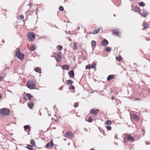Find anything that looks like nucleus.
I'll return each mask as SVG.
<instances>
[{"mask_svg": "<svg viewBox=\"0 0 150 150\" xmlns=\"http://www.w3.org/2000/svg\"><path fill=\"white\" fill-rule=\"evenodd\" d=\"M26 86L31 89H35L36 88L35 81L32 80H28L26 84Z\"/></svg>", "mask_w": 150, "mask_h": 150, "instance_id": "nucleus-1", "label": "nucleus"}, {"mask_svg": "<svg viewBox=\"0 0 150 150\" xmlns=\"http://www.w3.org/2000/svg\"><path fill=\"white\" fill-rule=\"evenodd\" d=\"M10 111L8 109L6 108H3L0 110V115L4 116L8 115L10 114Z\"/></svg>", "mask_w": 150, "mask_h": 150, "instance_id": "nucleus-2", "label": "nucleus"}, {"mask_svg": "<svg viewBox=\"0 0 150 150\" xmlns=\"http://www.w3.org/2000/svg\"><path fill=\"white\" fill-rule=\"evenodd\" d=\"M16 56L20 60H22L23 59L24 55L23 53L21 52L19 48L16 49Z\"/></svg>", "mask_w": 150, "mask_h": 150, "instance_id": "nucleus-3", "label": "nucleus"}, {"mask_svg": "<svg viewBox=\"0 0 150 150\" xmlns=\"http://www.w3.org/2000/svg\"><path fill=\"white\" fill-rule=\"evenodd\" d=\"M28 40L29 41H33L35 39V34L31 32H29L28 33Z\"/></svg>", "mask_w": 150, "mask_h": 150, "instance_id": "nucleus-4", "label": "nucleus"}, {"mask_svg": "<svg viewBox=\"0 0 150 150\" xmlns=\"http://www.w3.org/2000/svg\"><path fill=\"white\" fill-rule=\"evenodd\" d=\"M134 138L129 135H127L125 136L124 139V141L125 143L127 142L128 141L133 142L134 141Z\"/></svg>", "mask_w": 150, "mask_h": 150, "instance_id": "nucleus-5", "label": "nucleus"}, {"mask_svg": "<svg viewBox=\"0 0 150 150\" xmlns=\"http://www.w3.org/2000/svg\"><path fill=\"white\" fill-rule=\"evenodd\" d=\"M54 57L57 62H60L62 57L61 52L55 53Z\"/></svg>", "mask_w": 150, "mask_h": 150, "instance_id": "nucleus-6", "label": "nucleus"}, {"mask_svg": "<svg viewBox=\"0 0 150 150\" xmlns=\"http://www.w3.org/2000/svg\"><path fill=\"white\" fill-rule=\"evenodd\" d=\"M65 137L68 139H71L74 137V135L71 131H68L65 134Z\"/></svg>", "mask_w": 150, "mask_h": 150, "instance_id": "nucleus-7", "label": "nucleus"}, {"mask_svg": "<svg viewBox=\"0 0 150 150\" xmlns=\"http://www.w3.org/2000/svg\"><path fill=\"white\" fill-rule=\"evenodd\" d=\"M130 117L132 119L135 120L136 121H138L139 120V116L133 113L130 114Z\"/></svg>", "mask_w": 150, "mask_h": 150, "instance_id": "nucleus-8", "label": "nucleus"}, {"mask_svg": "<svg viewBox=\"0 0 150 150\" xmlns=\"http://www.w3.org/2000/svg\"><path fill=\"white\" fill-rule=\"evenodd\" d=\"M100 110L98 109L95 110L94 109H91L90 111V113L91 115H97Z\"/></svg>", "mask_w": 150, "mask_h": 150, "instance_id": "nucleus-9", "label": "nucleus"}, {"mask_svg": "<svg viewBox=\"0 0 150 150\" xmlns=\"http://www.w3.org/2000/svg\"><path fill=\"white\" fill-rule=\"evenodd\" d=\"M54 145V144L53 142V140H52L51 141L47 143L46 146L48 148H50V147H53Z\"/></svg>", "mask_w": 150, "mask_h": 150, "instance_id": "nucleus-10", "label": "nucleus"}, {"mask_svg": "<svg viewBox=\"0 0 150 150\" xmlns=\"http://www.w3.org/2000/svg\"><path fill=\"white\" fill-rule=\"evenodd\" d=\"M108 41L105 39L102 40L101 42V45L103 46H106L108 44Z\"/></svg>", "mask_w": 150, "mask_h": 150, "instance_id": "nucleus-11", "label": "nucleus"}, {"mask_svg": "<svg viewBox=\"0 0 150 150\" xmlns=\"http://www.w3.org/2000/svg\"><path fill=\"white\" fill-rule=\"evenodd\" d=\"M34 104L33 102H30L28 104V107L30 109H32L34 106Z\"/></svg>", "mask_w": 150, "mask_h": 150, "instance_id": "nucleus-12", "label": "nucleus"}, {"mask_svg": "<svg viewBox=\"0 0 150 150\" xmlns=\"http://www.w3.org/2000/svg\"><path fill=\"white\" fill-rule=\"evenodd\" d=\"M115 78V76L114 75H109L107 78V81H110L112 79H113Z\"/></svg>", "mask_w": 150, "mask_h": 150, "instance_id": "nucleus-13", "label": "nucleus"}, {"mask_svg": "<svg viewBox=\"0 0 150 150\" xmlns=\"http://www.w3.org/2000/svg\"><path fill=\"white\" fill-rule=\"evenodd\" d=\"M36 49V46L34 45V44H32L31 45L30 47V51H33L35 50Z\"/></svg>", "mask_w": 150, "mask_h": 150, "instance_id": "nucleus-14", "label": "nucleus"}, {"mask_svg": "<svg viewBox=\"0 0 150 150\" xmlns=\"http://www.w3.org/2000/svg\"><path fill=\"white\" fill-rule=\"evenodd\" d=\"M135 11L140 13V8L138 6H135L134 8Z\"/></svg>", "mask_w": 150, "mask_h": 150, "instance_id": "nucleus-15", "label": "nucleus"}, {"mask_svg": "<svg viewBox=\"0 0 150 150\" xmlns=\"http://www.w3.org/2000/svg\"><path fill=\"white\" fill-rule=\"evenodd\" d=\"M113 34L117 36H119L120 35V33L117 30H114L113 31Z\"/></svg>", "mask_w": 150, "mask_h": 150, "instance_id": "nucleus-16", "label": "nucleus"}, {"mask_svg": "<svg viewBox=\"0 0 150 150\" xmlns=\"http://www.w3.org/2000/svg\"><path fill=\"white\" fill-rule=\"evenodd\" d=\"M148 13L146 11H144L142 14H141L140 15L142 16L143 17H145L148 15Z\"/></svg>", "mask_w": 150, "mask_h": 150, "instance_id": "nucleus-17", "label": "nucleus"}, {"mask_svg": "<svg viewBox=\"0 0 150 150\" xmlns=\"http://www.w3.org/2000/svg\"><path fill=\"white\" fill-rule=\"evenodd\" d=\"M70 77H73L74 76V73L73 70H71L68 73Z\"/></svg>", "mask_w": 150, "mask_h": 150, "instance_id": "nucleus-18", "label": "nucleus"}, {"mask_svg": "<svg viewBox=\"0 0 150 150\" xmlns=\"http://www.w3.org/2000/svg\"><path fill=\"white\" fill-rule=\"evenodd\" d=\"M26 96L28 98V99L29 100H31L32 98L33 97V96L29 93H27L26 94Z\"/></svg>", "mask_w": 150, "mask_h": 150, "instance_id": "nucleus-19", "label": "nucleus"}, {"mask_svg": "<svg viewBox=\"0 0 150 150\" xmlns=\"http://www.w3.org/2000/svg\"><path fill=\"white\" fill-rule=\"evenodd\" d=\"M24 129L25 130L28 132V134H29V131H27V130H28V129H29L30 131V127L29 126V125H25L24 126Z\"/></svg>", "mask_w": 150, "mask_h": 150, "instance_id": "nucleus-20", "label": "nucleus"}, {"mask_svg": "<svg viewBox=\"0 0 150 150\" xmlns=\"http://www.w3.org/2000/svg\"><path fill=\"white\" fill-rule=\"evenodd\" d=\"M35 71L39 73H41V70L40 68L38 67H36L34 69Z\"/></svg>", "mask_w": 150, "mask_h": 150, "instance_id": "nucleus-21", "label": "nucleus"}, {"mask_svg": "<svg viewBox=\"0 0 150 150\" xmlns=\"http://www.w3.org/2000/svg\"><path fill=\"white\" fill-rule=\"evenodd\" d=\"M101 30V28H99L97 30H94L92 32V33L93 34H96L98 33L99 31Z\"/></svg>", "mask_w": 150, "mask_h": 150, "instance_id": "nucleus-22", "label": "nucleus"}, {"mask_svg": "<svg viewBox=\"0 0 150 150\" xmlns=\"http://www.w3.org/2000/svg\"><path fill=\"white\" fill-rule=\"evenodd\" d=\"M62 68L65 70H68L69 69V67L67 65H63L62 66Z\"/></svg>", "mask_w": 150, "mask_h": 150, "instance_id": "nucleus-23", "label": "nucleus"}, {"mask_svg": "<svg viewBox=\"0 0 150 150\" xmlns=\"http://www.w3.org/2000/svg\"><path fill=\"white\" fill-rule=\"evenodd\" d=\"M112 124V122L111 120H108L106 121L105 123L104 124L105 125H111Z\"/></svg>", "mask_w": 150, "mask_h": 150, "instance_id": "nucleus-24", "label": "nucleus"}, {"mask_svg": "<svg viewBox=\"0 0 150 150\" xmlns=\"http://www.w3.org/2000/svg\"><path fill=\"white\" fill-rule=\"evenodd\" d=\"M73 83V81L71 80H69L67 81V85H70L72 84Z\"/></svg>", "mask_w": 150, "mask_h": 150, "instance_id": "nucleus-25", "label": "nucleus"}, {"mask_svg": "<svg viewBox=\"0 0 150 150\" xmlns=\"http://www.w3.org/2000/svg\"><path fill=\"white\" fill-rule=\"evenodd\" d=\"M73 47L74 50H76L77 49V45L76 42H74L73 43Z\"/></svg>", "mask_w": 150, "mask_h": 150, "instance_id": "nucleus-26", "label": "nucleus"}, {"mask_svg": "<svg viewBox=\"0 0 150 150\" xmlns=\"http://www.w3.org/2000/svg\"><path fill=\"white\" fill-rule=\"evenodd\" d=\"M30 144L33 146L35 147V144L34 141V140L33 139H32L30 142Z\"/></svg>", "mask_w": 150, "mask_h": 150, "instance_id": "nucleus-27", "label": "nucleus"}, {"mask_svg": "<svg viewBox=\"0 0 150 150\" xmlns=\"http://www.w3.org/2000/svg\"><path fill=\"white\" fill-rule=\"evenodd\" d=\"M144 27L145 28H147L149 26V25L146 22H144L143 24Z\"/></svg>", "mask_w": 150, "mask_h": 150, "instance_id": "nucleus-28", "label": "nucleus"}, {"mask_svg": "<svg viewBox=\"0 0 150 150\" xmlns=\"http://www.w3.org/2000/svg\"><path fill=\"white\" fill-rule=\"evenodd\" d=\"M92 68V65L91 64H89L88 65H86L85 67V68L86 69H90Z\"/></svg>", "mask_w": 150, "mask_h": 150, "instance_id": "nucleus-29", "label": "nucleus"}, {"mask_svg": "<svg viewBox=\"0 0 150 150\" xmlns=\"http://www.w3.org/2000/svg\"><path fill=\"white\" fill-rule=\"evenodd\" d=\"M93 69H96V63L95 62H93L92 63V64L91 65Z\"/></svg>", "mask_w": 150, "mask_h": 150, "instance_id": "nucleus-30", "label": "nucleus"}, {"mask_svg": "<svg viewBox=\"0 0 150 150\" xmlns=\"http://www.w3.org/2000/svg\"><path fill=\"white\" fill-rule=\"evenodd\" d=\"M33 146H32L30 145H28L26 146V147L30 150H32L33 149Z\"/></svg>", "mask_w": 150, "mask_h": 150, "instance_id": "nucleus-31", "label": "nucleus"}, {"mask_svg": "<svg viewBox=\"0 0 150 150\" xmlns=\"http://www.w3.org/2000/svg\"><path fill=\"white\" fill-rule=\"evenodd\" d=\"M116 59L117 60L119 61H121L122 59V58L120 56H119L118 57H116Z\"/></svg>", "mask_w": 150, "mask_h": 150, "instance_id": "nucleus-32", "label": "nucleus"}, {"mask_svg": "<svg viewBox=\"0 0 150 150\" xmlns=\"http://www.w3.org/2000/svg\"><path fill=\"white\" fill-rule=\"evenodd\" d=\"M139 5L140 6L143 7L145 5V4L142 1L139 3Z\"/></svg>", "mask_w": 150, "mask_h": 150, "instance_id": "nucleus-33", "label": "nucleus"}, {"mask_svg": "<svg viewBox=\"0 0 150 150\" xmlns=\"http://www.w3.org/2000/svg\"><path fill=\"white\" fill-rule=\"evenodd\" d=\"M91 44L92 46H95L96 44V41L94 40H93Z\"/></svg>", "mask_w": 150, "mask_h": 150, "instance_id": "nucleus-34", "label": "nucleus"}, {"mask_svg": "<svg viewBox=\"0 0 150 150\" xmlns=\"http://www.w3.org/2000/svg\"><path fill=\"white\" fill-rule=\"evenodd\" d=\"M79 104V103L78 102H77L75 103H74V107L75 108H77Z\"/></svg>", "mask_w": 150, "mask_h": 150, "instance_id": "nucleus-35", "label": "nucleus"}, {"mask_svg": "<svg viewBox=\"0 0 150 150\" xmlns=\"http://www.w3.org/2000/svg\"><path fill=\"white\" fill-rule=\"evenodd\" d=\"M19 19L23 20L24 18V16L23 15H21L18 16Z\"/></svg>", "mask_w": 150, "mask_h": 150, "instance_id": "nucleus-36", "label": "nucleus"}, {"mask_svg": "<svg viewBox=\"0 0 150 150\" xmlns=\"http://www.w3.org/2000/svg\"><path fill=\"white\" fill-rule=\"evenodd\" d=\"M87 121L89 122H91L92 121V119L91 117H88V119L87 120Z\"/></svg>", "mask_w": 150, "mask_h": 150, "instance_id": "nucleus-37", "label": "nucleus"}, {"mask_svg": "<svg viewBox=\"0 0 150 150\" xmlns=\"http://www.w3.org/2000/svg\"><path fill=\"white\" fill-rule=\"evenodd\" d=\"M108 130H110L112 129V127L110 126H107L105 127Z\"/></svg>", "mask_w": 150, "mask_h": 150, "instance_id": "nucleus-38", "label": "nucleus"}, {"mask_svg": "<svg viewBox=\"0 0 150 150\" xmlns=\"http://www.w3.org/2000/svg\"><path fill=\"white\" fill-rule=\"evenodd\" d=\"M111 50V48L109 47H107L105 49V51L107 52H110V51Z\"/></svg>", "mask_w": 150, "mask_h": 150, "instance_id": "nucleus-39", "label": "nucleus"}, {"mask_svg": "<svg viewBox=\"0 0 150 150\" xmlns=\"http://www.w3.org/2000/svg\"><path fill=\"white\" fill-rule=\"evenodd\" d=\"M57 47L58 49L59 50H61L63 49V47L61 45H59L57 46Z\"/></svg>", "mask_w": 150, "mask_h": 150, "instance_id": "nucleus-40", "label": "nucleus"}, {"mask_svg": "<svg viewBox=\"0 0 150 150\" xmlns=\"http://www.w3.org/2000/svg\"><path fill=\"white\" fill-rule=\"evenodd\" d=\"M59 9L60 11H63L64 10V8L63 6H60L59 7Z\"/></svg>", "mask_w": 150, "mask_h": 150, "instance_id": "nucleus-41", "label": "nucleus"}, {"mask_svg": "<svg viewBox=\"0 0 150 150\" xmlns=\"http://www.w3.org/2000/svg\"><path fill=\"white\" fill-rule=\"evenodd\" d=\"M69 88L70 89L73 90L75 89V87L74 86L71 85L69 87Z\"/></svg>", "mask_w": 150, "mask_h": 150, "instance_id": "nucleus-42", "label": "nucleus"}, {"mask_svg": "<svg viewBox=\"0 0 150 150\" xmlns=\"http://www.w3.org/2000/svg\"><path fill=\"white\" fill-rule=\"evenodd\" d=\"M133 99H132V100H133V101H137V100H140V99L139 98H133Z\"/></svg>", "mask_w": 150, "mask_h": 150, "instance_id": "nucleus-43", "label": "nucleus"}, {"mask_svg": "<svg viewBox=\"0 0 150 150\" xmlns=\"http://www.w3.org/2000/svg\"><path fill=\"white\" fill-rule=\"evenodd\" d=\"M4 79V77L2 76H0V81H2Z\"/></svg>", "mask_w": 150, "mask_h": 150, "instance_id": "nucleus-44", "label": "nucleus"}, {"mask_svg": "<svg viewBox=\"0 0 150 150\" xmlns=\"http://www.w3.org/2000/svg\"><path fill=\"white\" fill-rule=\"evenodd\" d=\"M23 99L25 101H27L28 100L27 99V98L25 97H23Z\"/></svg>", "mask_w": 150, "mask_h": 150, "instance_id": "nucleus-45", "label": "nucleus"}, {"mask_svg": "<svg viewBox=\"0 0 150 150\" xmlns=\"http://www.w3.org/2000/svg\"><path fill=\"white\" fill-rule=\"evenodd\" d=\"M111 98L112 100H114L115 99V97L114 96H113L111 97Z\"/></svg>", "mask_w": 150, "mask_h": 150, "instance_id": "nucleus-46", "label": "nucleus"}, {"mask_svg": "<svg viewBox=\"0 0 150 150\" xmlns=\"http://www.w3.org/2000/svg\"><path fill=\"white\" fill-rule=\"evenodd\" d=\"M2 97V96L1 94H0V99H1Z\"/></svg>", "mask_w": 150, "mask_h": 150, "instance_id": "nucleus-47", "label": "nucleus"}, {"mask_svg": "<svg viewBox=\"0 0 150 150\" xmlns=\"http://www.w3.org/2000/svg\"><path fill=\"white\" fill-rule=\"evenodd\" d=\"M84 130L86 132H87L88 131V130L86 128H84Z\"/></svg>", "mask_w": 150, "mask_h": 150, "instance_id": "nucleus-48", "label": "nucleus"}, {"mask_svg": "<svg viewBox=\"0 0 150 150\" xmlns=\"http://www.w3.org/2000/svg\"><path fill=\"white\" fill-rule=\"evenodd\" d=\"M112 92H113V91H111V93H112Z\"/></svg>", "mask_w": 150, "mask_h": 150, "instance_id": "nucleus-49", "label": "nucleus"}, {"mask_svg": "<svg viewBox=\"0 0 150 150\" xmlns=\"http://www.w3.org/2000/svg\"><path fill=\"white\" fill-rule=\"evenodd\" d=\"M90 150H94V149H91Z\"/></svg>", "mask_w": 150, "mask_h": 150, "instance_id": "nucleus-50", "label": "nucleus"}, {"mask_svg": "<svg viewBox=\"0 0 150 150\" xmlns=\"http://www.w3.org/2000/svg\"><path fill=\"white\" fill-rule=\"evenodd\" d=\"M118 93V92H117L116 93V94H117Z\"/></svg>", "mask_w": 150, "mask_h": 150, "instance_id": "nucleus-51", "label": "nucleus"}]
</instances>
